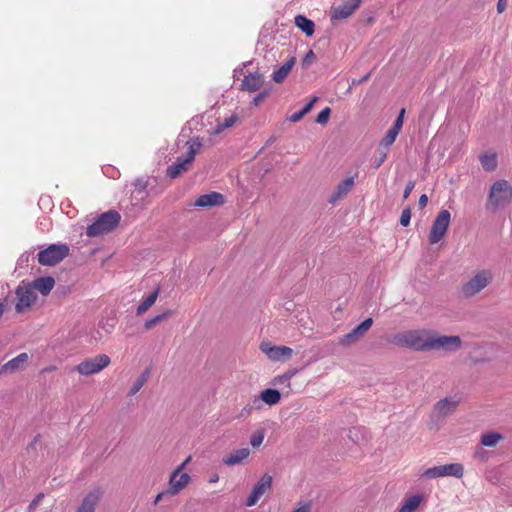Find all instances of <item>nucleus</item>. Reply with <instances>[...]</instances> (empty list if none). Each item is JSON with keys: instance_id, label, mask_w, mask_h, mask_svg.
<instances>
[{"instance_id": "nucleus-1", "label": "nucleus", "mask_w": 512, "mask_h": 512, "mask_svg": "<svg viewBox=\"0 0 512 512\" xmlns=\"http://www.w3.org/2000/svg\"><path fill=\"white\" fill-rule=\"evenodd\" d=\"M393 343L400 347L417 351L438 349L448 344V336H436L425 330H411L398 333L393 337Z\"/></svg>"}, {"instance_id": "nucleus-2", "label": "nucleus", "mask_w": 512, "mask_h": 512, "mask_svg": "<svg viewBox=\"0 0 512 512\" xmlns=\"http://www.w3.org/2000/svg\"><path fill=\"white\" fill-rule=\"evenodd\" d=\"M512 203V185L504 179L495 181L485 203L487 211L495 213Z\"/></svg>"}, {"instance_id": "nucleus-3", "label": "nucleus", "mask_w": 512, "mask_h": 512, "mask_svg": "<svg viewBox=\"0 0 512 512\" xmlns=\"http://www.w3.org/2000/svg\"><path fill=\"white\" fill-rule=\"evenodd\" d=\"M121 220V215L115 210H109L99 215L95 221L87 227L86 234L89 237H98L113 231Z\"/></svg>"}, {"instance_id": "nucleus-4", "label": "nucleus", "mask_w": 512, "mask_h": 512, "mask_svg": "<svg viewBox=\"0 0 512 512\" xmlns=\"http://www.w3.org/2000/svg\"><path fill=\"white\" fill-rule=\"evenodd\" d=\"M187 154L184 158H177L176 162L167 168V175L175 179L182 173L189 169V166L195 159V155L198 153L202 146V142L199 137L187 141Z\"/></svg>"}, {"instance_id": "nucleus-5", "label": "nucleus", "mask_w": 512, "mask_h": 512, "mask_svg": "<svg viewBox=\"0 0 512 512\" xmlns=\"http://www.w3.org/2000/svg\"><path fill=\"white\" fill-rule=\"evenodd\" d=\"M66 244H51L38 253V262L44 266H54L69 255Z\"/></svg>"}, {"instance_id": "nucleus-6", "label": "nucleus", "mask_w": 512, "mask_h": 512, "mask_svg": "<svg viewBox=\"0 0 512 512\" xmlns=\"http://www.w3.org/2000/svg\"><path fill=\"white\" fill-rule=\"evenodd\" d=\"M110 362L111 360L108 355L100 354L81 361L77 366L74 367L73 371H76L83 376H90L101 372L110 364Z\"/></svg>"}, {"instance_id": "nucleus-7", "label": "nucleus", "mask_w": 512, "mask_h": 512, "mask_svg": "<svg viewBox=\"0 0 512 512\" xmlns=\"http://www.w3.org/2000/svg\"><path fill=\"white\" fill-rule=\"evenodd\" d=\"M493 274L489 270H481L462 286L465 297H472L486 288L492 281Z\"/></svg>"}, {"instance_id": "nucleus-8", "label": "nucleus", "mask_w": 512, "mask_h": 512, "mask_svg": "<svg viewBox=\"0 0 512 512\" xmlns=\"http://www.w3.org/2000/svg\"><path fill=\"white\" fill-rule=\"evenodd\" d=\"M448 230V210L443 209L433 222L429 233V244L435 245L443 239Z\"/></svg>"}, {"instance_id": "nucleus-9", "label": "nucleus", "mask_w": 512, "mask_h": 512, "mask_svg": "<svg viewBox=\"0 0 512 512\" xmlns=\"http://www.w3.org/2000/svg\"><path fill=\"white\" fill-rule=\"evenodd\" d=\"M17 295V303L15 305V309L18 313L23 312L25 309L29 308L36 300L37 296L32 287L29 286H19L16 289Z\"/></svg>"}, {"instance_id": "nucleus-10", "label": "nucleus", "mask_w": 512, "mask_h": 512, "mask_svg": "<svg viewBox=\"0 0 512 512\" xmlns=\"http://www.w3.org/2000/svg\"><path fill=\"white\" fill-rule=\"evenodd\" d=\"M260 349L272 361L289 359L293 353V350L290 347L272 346L268 342L261 343Z\"/></svg>"}, {"instance_id": "nucleus-11", "label": "nucleus", "mask_w": 512, "mask_h": 512, "mask_svg": "<svg viewBox=\"0 0 512 512\" xmlns=\"http://www.w3.org/2000/svg\"><path fill=\"white\" fill-rule=\"evenodd\" d=\"M272 485V477L270 475H263L261 479L254 485L251 494L247 498L246 506L252 507L254 506L260 497L270 489Z\"/></svg>"}, {"instance_id": "nucleus-12", "label": "nucleus", "mask_w": 512, "mask_h": 512, "mask_svg": "<svg viewBox=\"0 0 512 512\" xmlns=\"http://www.w3.org/2000/svg\"><path fill=\"white\" fill-rule=\"evenodd\" d=\"M190 475L188 473L173 471L169 478V489L170 495H177L183 490L190 481Z\"/></svg>"}, {"instance_id": "nucleus-13", "label": "nucleus", "mask_w": 512, "mask_h": 512, "mask_svg": "<svg viewBox=\"0 0 512 512\" xmlns=\"http://www.w3.org/2000/svg\"><path fill=\"white\" fill-rule=\"evenodd\" d=\"M361 0H347L336 7L331 15L332 20H342L350 17L360 6Z\"/></svg>"}, {"instance_id": "nucleus-14", "label": "nucleus", "mask_w": 512, "mask_h": 512, "mask_svg": "<svg viewBox=\"0 0 512 512\" xmlns=\"http://www.w3.org/2000/svg\"><path fill=\"white\" fill-rule=\"evenodd\" d=\"M101 496L102 491L100 488L93 489L83 498L76 512H95V508L100 501Z\"/></svg>"}, {"instance_id": "nucleus-15", "label": "nucleus", "mask_w": 512, "mask_h": 512, "mask_svg": "<svg viewBox=\"0 0 512 512\" xmlns=\"http://www.w3.org/2000/svg\"><path fill=\"white\" fill-rule=\"evenodd\" d=\"M372 324V318L365 319L363 322L357 325L351 332L344 335V337L341 340V343L344 345H348L350 343L355 342L371 328Z\"/></svg>"}, {"instance_id": "nucleus-16", "label": "nucleus", "mask_w": 512, "mask_h": 512, "mask_svg": "<svg viewBox=\"0 0 512 512\" xmlns=\"http://www.w3.org/2000/svg\"><path fill=\"white\" fill-rule=\"evenodd\" d=\"M224 203V196L218 192H210L208 194L200 195L196 201L197 207H214L220 206Z\"/></svg>"}, {"instance_id": "nucleus-17", "label": "nucleus", "mask_w": 512, "mask_h": 512, "mask_svg": "<svg viewBox=\"0 0 512 512\" xmlns=\"http://www.w3.org/2000/svg\"><path fill=\"white\" fill-rule=\"evenodd\" d=\"M29 355L26 352L20 353L13 359L5 363L0 370V373H13L23 369L24 365L28 363Z\"/></svg>"}, {"instance_id": "nucleus-18", "label": "nucleus", "mask_w": 512, "mask_h": 512, "mask_svg": "<svg viewBox=\"0 0 512 512\" xmlns=\"http://www.w3.org/2000/svg\"><path fill=\"white\" fill-rule=\"evenodd\" d=\"M354 186V177H348L345 180L341 181L336 190L330 196L329 202L334 204L344 196H346Z\"/></svg>"}, {"instance_id": "nucleus-19", "label": "nucleus", "mask_w": 512, "mask_h": 512, "mask_svg": "<svg viewBox=\"0 0 512 512\" xmlns=\"http://www.w3.org/2000/svg\"><path fill=\"white\" fill-rule=\"evenodd\" d=\"M264 83V78L259 73H250L246 75L242 81V89L249 91V92H255L258 89L261 88V86Z\"/></svg>"}, {"instance_id": "nucleus-20", "label": "nucleus", "mask_w": 512, "mask_h": 512, "mask_svg": "<svg viewBox=\"0 0 512 512\" xmlns=\"http://www.w3.org/2000/svg\"><path fill=\"white\" fill-rule=\"evenodd\" d=\"M54 285H55L54 278L51 276H46V277H39V278L35 279L33 281L32 285H30V286L32 287V289L34 291L37 290L42 295L46 296L51 292Z\"/></svg>"}, {"instance_id": "nucleus-21", "label": "nucleus", "mask_w": 512, "mask_h": 512, "mask_svg": "<svg viewBox=\"0 0 512 512\" xmlns=\"http://www.w3.org/2000/svg\"><path fill=\"white\" fill-rule=\"evenodd\" d=\"M250 455L248 448H240L232 451L229 455L223 458V463L227 466H235L242 463Z\"/></svg>"}, {"instance_id": "nucleus-22", "label": "nucleus", "mask_w": 512, "mask_h": 512, "mask_svg": "<svg viewBox=\"0 0 512 512\" xmlns=\"http://www.w3.org/2000/svg\"><path fill=\"white\" fill-rule=\"evenodd\" d=\"M424 501L422 494H414L403 500L398 512H415Z\"/></svg>"}, {"instance_id": "nucleus-23", "label": "nucleus", "mask_w": 512, "mask_h": 512, "mask_svg": "<svg viewBox=\"0 0 512 512\" xmlns=\"http://www.w3.org/2000/svg\"><path fill=\"white\" fill-rule=\"evenodd\" d=\"M295 62H296L295 57H291L280 68L275 70L272 74L273 81H275L276 83H282L284 81V79L288 76V74L290 73Z\"/></svg>"}, {"instance_id": "nucleus-24", "label": "nucleus", "mask_w": 512, "mask_h": 512, "mask_svg": "<svg viewBox=\"0 0 512 512\" xmlns=\"http://www.w3.org/2000/svg\"><path fill=\"white\" fill-rule=\"evenodd\" d=\"M420 476L425 479H435L448 476V464L427 468L421 471Z\"/></svg>"}, {"instance_id": "nucleus-25", "label": "nucleus", "mask_w": 512, "mask_h": 512, "mask_svg": "<svg viewBox=\"0 0 512 512\" xmlns=\"http://www.w3.org/2000/svg\"><path fill=\"white\" fill-rule=\"evenodd\" d=\"M295 25L299 29H301L307 36H312L315 31L314 22L304 15H297L295 17Z\"/></svg>"}, {"instance_id": "nucleus-26", "label": "nucleus", "mask_w": 512, "mask_h": 512, "mask_svg": "<svg viewBox=\"0 0 512 512\" xmlns=\"http://www.w3.org/2000/svg\"><path fill=\"white\" fill-rule=\"evenodd\" d=\"M159 294V288L155 289L152 293H150L148 296H146L139 306L137 307L136 314L142 315L144 314L151 306L154 305V303L157 300Z\"/></svg>"}, {"instance_id": "nucleus-27", "label": "nucleus", "mask_w": 512, "mask_h": 512, "mask_svg": "<svg viewBox=\"0 0 512 512\" xmlns=\"http://www.w3.org/2000/svg\"><path fill=\"white\" fill-rule=\"evenodd\" d=\"M504 436L495 431L486 432L481 435V444L486 447H495L499 441L503 440Z\"/></svg>"}, {"instance_id": "nucleus-28", "label": "nucleus", "mask_w": 512, "mask_h": 512, "mask_svg": "<svg viewBox=\"0 0 512 512\" xmlns=\"http://www.w3.org/2000/svg\"><path fill=\"white\" fill-rule=\"evenodd\" d=\"M349 438L356 444L366 442L369 438V432L364 427H353L349 430Z\"/></svg>"}, {"instance_id": "nucleus-29", "label": "nucleus", "mask_w": 512, "mask_h": 512, "mask_svg": "<svg viewBox=\"0 0 512 512\" xmlns=\"http://www.w3.org/2000/svg\"><path fill=\"white\" fill-rule=\"evenodd\" d=\"M260 395L263 402L270 406L277 404L281 399L280 392L271 388L263 390Z\"/></svg>"}, {"instance_id": "nucleus-30", "label": "nucleus", "mask_w": 512, "mask_h": 512, "mask_svg": "<svg viewBox=\"0 0 512 512\" xmlns=\"http://www.w3.org/2000/svg\"><path fill=\"white\" fill-rule=\"evenodd\" d=\"M480 163L485 171H494L497 168V156L494 153H485L480 156Z\"/></svg>"}, {"instance_id": "nucleus-31", "label": "nucleus", "mask_w": 512, "mask_h": 512, "mask_svg": "<svg viewBox=\"0 0 512 512\" xmlns=\"http://www.w3.org/2000/svg\"><path fill=\"white\" fill-rule=\"evenodd\" d=\"M238 121L237 114H232L229 117H226L223 122L218 123L213 131L214 135L222 133L225 129L232 127Z\"/></svg>"}, {"instance_id": "nucleus-32", "label": "nucleus", "mask_w": 512, "mask_h": 512, "mask_svg": "<svg viewBox=\"0 0 512 512\" xmlns=\"http://www.w3.org/2000/svg\"><path fill=\"white\" fill-rule=\"evenodd\" d=\"M150 371L147 369L144 371L133 383V385L130 388L129 394L135 395L140 391V389L145 385L147 382V379L149 377Z\"/></svg>"}, {"instance_id": "nucleus-33", "label": "nucleus", "mask_w": 512, "mask_h": 512, "mask_svg": "<svg viewBox=\"0 0 512 512\" xmlns=\"http://www.w3.org/2000/svg\"><path fill=\"white\" fill-rule=\"evenodd\" d=\"M398 134L392 130H388L383 137V139L380 141L379 146L383 148L384 150H390L391 145L395 142Z\"/></svg>"}, {"instance_id": "nucleus-34", "label": "nucleus", "mask_w": 512, "mask_h": 512, "mask_svg": "<svg viewBox=\"0 0 512 512\" xmlns=\"http://www.w3.org/2000/svg\"><path fill=\"white\" fill-rule=\"evenodd\" d=\"M171 315V311H165L161 314H158L150 319H147L144 323V327L149 330L151 328H153L156 324L160 323L161 321H163L164 319H166L167 317H169Z\"/></svg>"}, {"instance_id": "nucleus-35", "label": "nucleus", "mask_w": 512, "mask_h": 512, "mask_svg": "<svg viewBox=\"0 0 512 512\" xmlns=\"http://www.w3.org/2000/svg\"><path fill=\"white\" fill-rule=\"evenodd\" d=\"M263 400L261 399V395L259 397H254L252 401L247 404L241 412V415L250 414L253 410H260L262 408Z\"/></svg>"}, {"instance_id": "nucleus-36", "label": "nucleus", "mask_w": 512, "mask_h": 512, "mask_svg": "<svg viewBox=\"0 0 512 512\" xmlns=\"http://www.w3.org/2000/svg\"><path fill=\"white\" fill-rule=\"evenodd\" d=\"M389 151L384 150L380 146L377 149L375 160H374V167L377 169L379 168L386 160L388 156Z\"/></svg>"}, {"instance_id": "nucleus-37", "label": "nucleus", "mask_w": 512, "mask_h": 512, "mask_svg": "<svg viewBox=\"0 0 512 512\" xmlns=\"http://www.w3.org/2000/svg\"><path fill=\"white\" fill-rule=\"evenodd\" d=\"M265 432L263 429L257 430L250 439V444L253 448H258L264 440Z\"/></svg>"}, {"instance_id": "nucleus-38", "label": "nucleus", "mask_w": 512, "mask_h": 512, "mask_svg": "<svg viewBox=\"0 0 512 512\" xmlns=\"http://www.w3.org/2000/svg\"><path fill=\"white\" fill-rule=\"evenodd\" d=\"M467 343L463 344L459 336H450V352L457 351L463 347H468Z\"/></svg>"}, {"instance_id": "nucleus-39", "label": "nucleus", "mask_w": 512, "mask_h": 512, "mask_svg": "<svg viewBox=\"0 0 512 512\" xmlns=\"http://www.w3.org/2000/svg\"><path fill=\"white\" fill-rule=\"evenodd\" d=\"M404 113H405V109H402L398 115V117L396 118V120L394 121L392 127L390 128V130L396 132L397 134H399V132L401 131L402 129V126H403V120H404Z\"/></svg>"}, {"instance_id": "nucleus-40", "label": "nucleus", "mask_w": 512, "mask_h": 512, "mask_svg": "<svg viewBox=\"0 0 512 512\" xmlns=\"http://www.w3.org/2000/svg\"><path fill=\"white\" fill-rule=\"evenodd\" d=\"M331 109L329 107L324 108L317 116L316 122L319 124H326L329 120Z\"/></svg>"}, {"instance_id": "nucleus-41", "label": "nucleus", "mask_w": 512, "mask_h": 512, "mask_svg": "<svg viewBox=\"0 0 512 512\" xmlns=\"http://www.w3.org/2000/svg\"><path fill=\"white\" fill-rule=\"evenodd\" d=\"M464 473V468L461 464L454 463L450 464V476L461 478Z\"/></svg>"}, {"instance_id": "nucleus-42", "label": "nucleus", "mask_w": 512, "mask_h": 512, "mask_svg": "<svg viewBox=\"0 0 512 512\" xmlns=\"http://www.w3.org/2000/svg\"><path fill=\"white\" fill-rule=\"evenodd\" d=\"M293 376V372H287L283 375H280L278 376L276 379H275V384H278V385H282V384H286L288 387L290 386V379L292 378Z\"/></svg>"}, {"instance_id": "nucleus-43", "label": "nucleus", "mask_w": 512, "mask_h": 512, "mask_svg": "<svg viewBox=\"0 0 512 512\" xmlns=\"http://www.w3.org/2000/svg\"><path fill=\"white\" fill-rule=\"evenodd\" d=\"M436 411H439L440 414L445 416L448 412V397L443 398L440 400L436 405Z\"/></svg>"}, {"instance_id": "nucleus-44", "label": "nucleus", "mask_w": 512, "mask_h": 512, "mask_svg": "<svg viewBox=\"0 0 512 512\" xmlns=\"http://www.w3.org/2000/svg\"><path fill=\"white\" fill-rule=\"evenodd\" d=\"M411 220V210L410 208H406L402 211L400 217V224L404 227L408 226Z\"/></svg>"}, {"instance_id": "nucleus-45", "label": "nucleus", "mask_w": 512, "mask_h": 512, "mask_svg": "<svg viewBox=\"0 0 512 512\" xmlns=\"http://www.w3.org/2000/svg\"><path fill=\"white\" fill-rule=\"evenodd\" d=\"M316 59V56L312 50H309L303 58V66H310Z\"/></svg>"}, {"instance_id": "nucleus-46", "label": "nucleus", "mask_w": 512, "mask_h": 512, "mask_svg": "<svg viewBox=\"0 0 512 512\" xmlns=\"http://www.w3.org/2000/svg\"><path fill=\"white\" fill-rule=\"evenodd\" d=\"M318 101V97H313L301 110L306 115L313 108L314 104Z\"/></svg>"}, {"instance_id": "nucleus-47", "label": "nucleus", "mask_w": 512, "mask_h": 512, "mask_svg": "<svg viewBox=\"0 0 512 512\" xmlns=\"http://www.w3.org/2000/svg\"><path fill=\"white\" fill-rule=\"evenodd\" d=\"M304 116H305V114L303 113V111L299 110V111L291 114L288 119H289V121L295 123V122L300 121Z\"/></svg>"}, {"instance_id": "nucleus-48", "label": "nucleus", "mask_w": 512, "mask_h": 512, "mask_svg": "<svg viewBox=\"0 0 512 512\" xmlns=\"http://www.w3.org/2000/svg\"><path fill=\"white\" fill-rule=\"evenodd\" d=\"M414 187H415V182L414 181H409L408 184L406 185L404 193H403V198L404 199H407L410 196V194L413 191Z\"/></svg>"}, {"instance_id": "nucleus-49", "label": "nucleus", "mask_w": 512, "mask_h": 512, "mask_svg": "<svg viewBox=\"0 0 512 512\" xmlns=\"http://www.w3.org/2000/svg\"><path fill=\"white\" fill-rule=\"evenodd\" d=\"M267 96V92H261L253 98V104L258 106Z\"/></svg>"}, {"instance_id": "nucleus-50", "label": "nucleus", "mask_w": 512, "mask_h": 512, "mask_svg": "<svg viewBox=\"0 0 512 512\" xmlns=\"http://www.w3.org/2000/svg\"><path fill=\"white\" fill-rule=\"evenodd\" d=\"M42 497H43V494H38V495L35 497V499H33V500H32V502L29 504L28 509H29L30 511H31V510H33V509H35V508L38 506V504H39V502H40V500H41V498H42Z\"/></svg>"}, {"instance_id": "nucleus-51", "label": "nucleus", "mask_w": 512, "mask_h": 512, "mask_svg": "<svg viewBox=\"0 0 512 512\" xmlns=\"http://www.w3.org/2000/svg\"><path fill=\"white\" fill-rule=\"evenodd\" d=\"M463 399V396L462 395H455L453 398L450 397V402H449V405H450V409L457 405L458 403H460Z\"/></svg>"}, {"instance_id": "nucleus-52", "label": "nucleus", "mask_w": 512, "mask_h": 512, "mask_svg": "<svg viewBox=\"0 0 512 512\" xmlns=\"http://www.w3.org/2000/svg\"><path fill=\"white\" fill-rule=\"evenodd\" d=\"M192 457L188 456L174 471H178V473L182 472L184 468L188 465V463L191 461Z\"/></svg>"}, {"instance_id": "nucleus-53", "label": "nucleus", "mask_w": 512, "mask_h": 512, "mask_svg": "<svg viewBox=\"0 0 512 512\" xmlns=\"http://www.w3.org/2000/svg\"><path fill=\"white\" fill-rule=\"evenodd\" d=\"M311 506L310 504L306 503L301 505L300 507L294 509L292 512H310Z\"/></svg>"}, {"instance_id": "nucleus-54", "label": "nucleus", "mask_w": 512, "mask_h": 512, "mask_svg": "<svg viewBox=\"0 0 512 512\" xmlns=\"http://www.w3.org/2000/svg\"><path fill=\"white\" fill-rule=\"evenodd\" d=\"M507 7V0H499L497 3V11L498 13L504 12Z\"/></svg>"}, {"instance_id": "nucleus-55", "label": "nucleus", "mask_w": 512, "mask_h": 512, "mask_svg": "<svg viewBox=\"0 0 512 512\" xmlns=\"http://www.w3.org/2000/svg\"><path fill=\"white\" fill-rule=\"evenodd\" d=\"M428 203V197L426 194H422L419 198L418 205L420 208H424Z\"/></svg>"}, {"instance_id": "nucleus-56", "label": "nucleus", "mask_w": 512, "mask_h": 512, "mask_svg": "<svg viewBox=\"0 0 512 512\" xmlns=\"http://www.w3.org/2000/svg\"><path fill=\"white\" fill-rule=\"evenodd\" d=\"M167 494H169L168 490L159 493L154 500V505H157L162 500V498Z\"/></svg>"}, {"instance_id": "nucleus-57", "label": "nucleus", "mask_w": 512, "mask_h": 512, "mask_svg": "<svg viewBox=\"0 0 512 512\" xmlns=\"http://www.w3.org/2000/svg\"><path fill=\"white\" fill-rule=\"evenodd\" d=\"M7 306H8L7 300L4 299V300L0 301V318L2 317V315H3L4 311L6 310Z\"/></svg>"}, {"instance_id": "nucleus-58", "label": "nucleus", "mask_w": 512, "mask_h": 512, "mask_svg": "<svg viewBox=\"0 0 512 512\" xmlns=\"http://www.w3.org/2000/svg\"><path fill=\"white\" fill-rule=\"evenodd\" d=\"M369 77H370V73H368V74L364 75V76H363V77H362V78L357 82V84H360V83H362V82H364V81H367V80L369 79Z\"/></svg>"}, {"instance_id": "nucleus-59", "label": "nucleus", "mask_w": 512, "mask_h": 512, "mask_svg": "<svg viewBox=\"0 0 512 512\" xmlns=\"http://www.w3.org/2000/svg\"><path fill=\"white\" fill-rule=\"evenodd\" d=\"M54 370H56L55 366H48V367L44 368L42 372H51Z\"/></svg>"}, {"instance_id": "nucleus-60", "label": "nucleus", "mask_w": 512, "mask_h": 512, "mask_svg": "<svg viewBox=\"0 0 512 512\" xmlns=\"http://www.w3.org/2000/svg\"><path fill=\"white\" fill-rule=\"evenodd\" d=\"M218 479H219V478H218V476H217V475H215L214 477H212V478H211L210 482H211V483H215V482H217V481H218Z\"/></svg>"}, {"instance_id": "nucleus-61", "label": "nucleus", "mask_w": 512, "mask_h": 512, "mask_svg": "<svg viewBox=\"0 0 512 512\" xmlns=\"http://www.w3.org/2000/svg\"><path fill=\"white\" fill-rule=\"evenodd\" d=\"M466 130H467V126L466 125L461 127V131H462L463 134H465Z\"/></svg>"}, {"instance_id": "nucleus-62", "label": "nucleus", "mask_w": 512, "mask_h": 512, "mask_svg": "<svg viewBox=\"0 0 512 512\" xmlns=\"http://www.w3.org/2000/svg\"><path fill=\"white\" fill-rule=\"evenodd\" d=\"M19 261L25 262V261H28V258L23 259V256H22L21 258H19Z\"/></svg>"}, {"instance_id": "nucleus-63", "label": "nucleus", "mask_w": 512, "mask_h": 512, "mask_svg": "<svg viewBox=\"0 0 512 512\" xmlns=\"http://www.w3.org/2000/svg\"><path fill=\"white\" fill-rule=\"evenodd\" d=\"M19 261L25 262V261H28V258L23 259V256H22L21 258H19Z\"/></svg>"}, {"instance_id": "nucleus-64", "label": "nucleus", "mask_w": 512, "mask_h": 512, "mask_svg": "<svg viewBox=\"0 0 512 512\" xmlns=\"http://www.w3.org/2000/svg\"><path fill=\"white\" fill-rule=\"evenodd\" d=\"M19 261L25 262V261H28V258L23 259V256H22L21 258H19Z\"/></svg>"}]
</instances>
